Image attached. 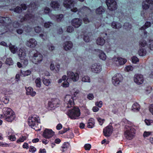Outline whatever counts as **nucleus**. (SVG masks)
Returning <instances> with one entry per match:
<instances>
[{"instance_id": "f257e3e1", "label": "nucleus", "mask_w": 153, "mask_h": 153, "mask_svg": "<svg viewBox=\"0 0 153 153\" xmlns=\"http://www.w3.org/2000/svg\"><path fill=\"white\" fill-rule=\"evenodd\" d=\"M64 107L66 108L73 107L67 112L68 116L72 119H77L80 116V110L78 107L74 106L73 97L70 95H66L65 98Z\"/></svg>"}, {"instance_id": "f03ea898", "label": "nucleus", "mask_w": 153, "mask_h": 153, "mask_svg": "<svg viewBox=\"0 0 153 153\" xmlns=\"http://www.w3.org/2000/svg\"><path fill=\"white\" fill-rule=\"evenodd\" d=\"M28 123L29 126L36 131H39L41 130V126L38 124L40 123V119L37 115L34 114L29 117Z\"/></svg>"}, {"instance_id": "7ed1b4c3", "label": "nucleus", "mask_w": 153, "mask_h": 153, "mask_svg": "<svg viewBox=\"0 0 153 153\" xmlns=\"http://www.w3.org/2000/svg\"><path fill=\"white\" fill-rule=\"evenodd\" d=\"M2 111L5 120L8 122H11L14 120L15 117V114L13 111L10 108L4 107L3 108Z\"/></svg>"}, {"instance_id": "20e7f679", "label": "nucleus", "mask_w": 153, "mask_h": 153, "mask_svg": "<svg viewBox=\"0 0 153 153\" xmlns=\"http://www.w3.org/2000/svg\"><path fill=\"white\" fill-rule=\"evenodd\" d=\"M29 55L33 62L35 64L40 63L42 61V55L37 51L34 50L31 51L30 52Z\"/></svg>"}, {"instance_id": "39448f33", "label": "nucleus", "mask_w": 153, "mask_h": 153, "mask_svg": "<svg viewBox=\"0 0 153 153\" xmlns=\"http://www.w3.org/2000/svg\"><path fill=\"white\" fill-rule=\"evenodd\" d=\"M126 130L124 133L125 137L129 140L132 139L134 136L135 129L131 126H126Z\"/></svg>"}, {"instance_id": "423d86ee", "label": "nucleus", "mask_w": 153, "mask_h": 153, "mask_svg": "<svg viewBox=\"0 0 153 153\" xmlns=\"http://www.w3.org/2000/svg\"><path fill=\"white\" fill-rule=\"evenodd\" d=\"M112 60L113 64L117 66L124 65L127 61L126 59L119 57H114L112 59Z\"/></svg>"}, {"instance_id": "0eeeda50", "label": "nucleus", "mask_w": 153, "mask_h": 153, "mask_svg": "<svg viewBox=\"0 0 153 153\" xmlns=\"http://www.w3.org/2000/svg\"><path fill=\"white\" fill-rule=\"evenodd\" d=\"M71 11L74 12H76L78 11L79 14L80 13L82 14L86 13L91 11V10L89 8L85 6H83L78 10L77 8L73 7V9H71Z\"/></svg>"}, {"instance_id": "6e6552de", "label": "nucleus", "mask_w": 153, "mask_h": 153, "mask_svg": "<svg viewBox=\"0 0 153 153\" xmlns=\"http://www.w3.org/2000/svg\"><path fill=\"white\" fill-rule=\"evenodd\" d=\"M90 68L91 71L96 73L100 72L102 69L101 65L98 63H95L92 64Z\"/></svg>"}, {"instance_id": "1a4fd4ad", "label": "nucleus", "mask_w": 153, "mask_h": 153, "mask_svg": "<svg viewBox=\"0 0 153 153\" xmlns=\"http://www.w3.org/2000/svg\"><path fill=\"white\" fill-rule=\"evenodd\" d=\"M67 74L69 80L71 79L73 82L77 81L79 78V76L78 74L74 73L71 71H67Z\"/></svg>"}, {"instance_id": "9d476101", "label": "nucleus", "mask_w": 153, "mask_h": 153, "mask_svg": "<svg viewBox=\"0 0 153 153\" xmlns=\"http://www.w3.org/2000/svg\"><path fill=\"white\" fill-rule=\"evenodd\" d=\"M122 76L120 74H117L112 78V82L115 86H117L122 79Z\"/></svg>"}, {"instance_id": "9b49d317", "label": "nucleus", "mask_w": 153, "mask_h": 153, "mask_svg": "<svg viewBox=\"0 0 153 153\" xmlns=\"http://www.w3.org/2000/svg\"><path fill=\"white\" fill-rule=\"evenodd\" d=\"M54 134V132L51 129L46 128L44 130L42 136L46 139H49L53 137Z\"/></svg>"}, {"instance_id": "f8f14e48", "label": "nucleus", "mask_w": 153, "mask_h": 153, "mask_svg": "<svg viewBox=\"0 0 153 153\" xmlns=\"http://www.w3.org/2000/svg\"><path fill=\"white\" fill-rule=\"evenodd\" d=\"M134 82L138 85L142 84L144 81V78L142 75L140 74H135L134 77Z\"/></svg>"}, {"instance_id": "ddd939ff", "label": "nucleus", "mask_w": 153, "mask_h": 153, "mask_svg": "<svg viewBox=\"0 0 153 153\" xmlns=\"http://www.w3.org/2000/svg\"><path fill=\"white\" fill-rule=\"evenodd\" d=\"M25 44L28 47L30 48H34L36 45L37 42L35 39L31 38L26 41Z\"/></svg>"}, {"instance_id": "4468645a", "label": "nucleus", "mask_w": 153, "mask_h": 153, "mask_svg": "<svg viewBox=\"0 0 153 153\" xmlns=\"http://www.w3.org/2000/svg\"><path fill=\"white\" fill-rule=\"evenodd\" d=\"M113 128L111 126H108L105 128L103 131L104 135L105 137H109L112 132Z\"/></svg>"}, {"instance_id": "2eb2a0df", "label": "nucleus", "mask_w": 153, "mask_h": 153, "mask_svg": "<svg viewBox=\"0 0 153 153\" xmlns=\"http://www.w3.org/2000/svg\"><path fill=\"white\" fill-rule=\"evenodd\" d=\"M63 4L66 8L71 9L74 6V1L72 0H64Z\"/></svg>"}, {"instance_id": "dca6fc26", "label": "nucleus", "mask_w": 153, "mask_h": 153, "mask_svg": "<svg viewBox=\"0 0 153 153\" xmlns=\"http://www.w3.org/2000/svg\"><path fill=\"white\" fill-rule=\"evenodd\" d=\"M82 23V20L79 18H75L71 21L72 25L75 28L80 27Z\"/></svg>"}, {"instance_id": "f3484780", "label": "nucleus", "mask_w": 153, "mask_h": 153, "mask_svg": "<svg viewBox=\"0 0 153 153\" xmlns=\"http://www.w3.org/2000/svg\"><path fill=\"white\" fill-rule=\"evenodd\" d=\"M59 100L57 99H53L51 101H49L48 103V106L51 109H54L55 108L57 107Z\"/></svg>"}, {"instance_id": "a211bd4d", "label": "nucleus", "mask_w": 153, "mask_h": 153, "mask_svg": "<svg viewBox=\"0 0 153 153\" xmlns=\"http://www.w3.org/2000/svg\"><path fill=\"white\" fill-rule=\"evenodd\" d=\"M34 16L32 14L29 13L26 14L25 17H23L20 19V22H22L27 20H29L33 22Z\"/></svg>"}, {"instance_id": "6ab92c4d", "label": "nucleus", "mask_w": 153, "mask_h": 153, "mask_svg": "<svg viewBox=\"0 0 153 153\" xmlns=\"http://www.w3.org/2000/svg\"><path fill=\"white\" fill-rule=\"evenodd\" d=\"M4 25L7 27L9 30H11V29L10 28V26L12 24L11 19L8 17H4Z\"/></svg>"}, {"instance_id": "aec40b11", "label": "nucleus", "mask_w": 153, "mask_h": 153, "mask_svg": "<svg viewBox=\"0 0 153 153\" xmlns=\"http://www.w3.org/2000/svg\"><path fill=\"white\" fill-rule=\"evenodd\" d=\"M63 46L64 50L66 51H68L72 48L73 44L71 42H66L64 43Z\"/></svg>"}, {"instance_id": "412c9836", "label": "nucleus", "mask_w": 153, "mask_h": 153, "mask_svg": "<svg viewBox=\"0 0 153 153\" xmlns=\"http://www.w3.org/2000/svg\"><path fill=\"white\" fill-rule=\"evenodd\" d=\"M18 55L20 59L26 58V53L25 49L20 48L19 50Z\"/></svg>"}, {"instance_id": "4be33fe9", "label": "nucleus", "mask_w": 153, "mask_h": 153, "mask_svg": "<svg viewBox=\"0 0 153 153\" xmlns=\"http://www.w3.org/2000/svg\"><path fill=\"white\" fill-rule=\"evenodd\" d=\"M26 93L27 95H30L32 97L34 96L36 94V92L35 91H33V89L31 87H28L27 88H26Z\"/></svg>"}, {"instance_id": "5701e85b", "label": "nucleus", "mask_w": 153, "mask_h": 153, "mask_svg": "<svg viewBox=\"0 0 153 153\" xmlns=\"http://www.w3.org/2000/svg\"><path fill=\"white\" fill-rule=\"evenodd\" d=\"M107 6L109 10L111 11L114 10L117 8V5L116 1L111 4H110V6Z\"/></svg>"}, {"instance_id": "b1692460", "label": "nucleus", "mask_w": 153, "mask_h": 153, "mask_svg": "<svg viewBox=\"0 0 153 153\" xmlns=\"http://www.w3.org/2000/svg\"><path fill=\"white\" fill-rule=\"evenodd\" d=\"M50 5L55 10H58L60 6L58 2L56 1H52Z\"/></svg>"}, {"instance_id": "393cba45", "label": "nucleus", "mask_w": 153, "mask_h": 153, "mask_svg": "<svg viewBox=\"0 0 153 153\" xmlns=\"http://www.w3.org/2000/svg\"><path fill=\"white\" fill-rule=\"evenodd\" d=\"M111 26L113 28L119 29L121 28L122 25L119 22H113L111 23Z\"/></svg>"}, {"instance_id": "a878e982", "label": "nucleus", "mask_w": 153, "mask_h": 153, "mask_svg": "<svg viewBox=\"0 0 153 153\" xmlns=\"http://www.w3.org/2000/svg\"><path fill=\"white\" fill-rule=\"evenodd\" d=\"M105 41L104 39L102 37H99L96 40L97 45L100 46H102L105 43Z\"/></svg>"}, {"instance_id": "bb28decb", "label": "nucleus", "mask_w": 153, "mask_h": 153, "mask_svg": "<svg viewBox=\"0 0 153 153\" xmlns=\"http://www.w3.org/2000/svg\"><path fill=\"white\" fill-rule=\"evenodd\" d=\"M132 110L134 111H138L140 108L139 105L137 103H134L132 105Z\"/></svg>"}, {"instance_id": "cd10ccee", "label": "nucleus", "mask_w": 153, "mask_h": 153, "mask_svg": "<svg viewBox=\"0 0 153 153\" xmlns=\"http://www.w3.org/2000/svg\"><path fill=\"white\" fill-rule=\"evenodd\" d=\"M105 12L104 8L102 6H100L96 10V13L97 14L99 15Z\"/></svg>"}, {"instance_id": "c85d7f7f", "label": "nucleus", "mask_w": 153, "mask_h": 153, "mask_svg": "<svg viewBox=\"0 0 153 153\" xmlns=\"http://www.w3.org/2000/svg\"><path fill=\"white\" fill-rule=\"evenodd\" d=\"M9 30L7 27L4 25H0V35L2 34Z\"/></svg>"}, {"instance_id": "c756f323", "label": "nucleus", "mask_w": 153, "mask_h": 153, "mask_svg": "<svg viewBox=\"0 0 153 153\" xmlns=\"http://www.w3.org/2000/svg\"><path fill=\"white\" fill-rule=\"evenodd\" d=\"M39 4L38 3H35L34 2H32L30 3L29 6V10H32L33 9H35L37 8Z\"/></svg>"}, {"instance_id": "7c9ffc66", "label": "nucleus", "mask_w": 153, "mask_h": 153, "mask_svg": "<svg viewBox=\"0 0 153 153\" xmlns=\"http://www.w3.org/2000/svg\"><path fill=\"white\" fill-rule=\"evenodd\" d=\"M94 119L92 118H91L89 119L87 126L88 128H92L94 126Z\"/></svg>"}, {"instance_id": "2f4dec72", "label": "nucleus", "mask_w": 153, "mask_h": 153, "mask_svg": "<svg viewBox=\"0 0 153 153\" xmlns=\"http://www.w3.org/2000/svg\"><path fill=\"white\" fill-rule=\"evenodd\" d=\"M9 47L11 52L13 53H16L18 50L16 47L14 45H12L11 43H10L9 44Z\"/></svg>"}, {"instance_id": "473e14b6", "label": "nucleus", "mask_w": 153, "mask_h": 153, "mask_svg": "<svg viewBox=\"0 0 153 153\" xmlns=\"http://www.w3.org/2000/svg\"><path fill=\"white\" fill-rule=\"evenodd\" d=\"M70 145L68 142H65L62 145V151L64 152L67 149L70 147Z\"/></svg>"}, {"instance_id": "72a5a7b5", "label": "nucleus", "mask_w": 153, "mask_h": 153, "mask_svg": "<svg viewBox=\"0 0 153 153\" xmlns=\"http://www.w3.org/2000/svg\"><path fill=\"white\" fill-rule=\"evenodd\" d=\"M5 64L9 65H13L14 64V62L12 59L10 57L7 58L5 61Z\"/></svg>"}, {"instance_id": "f704fd0d", "label": "nucleus", "mask_w": 153, "mask_h": 153, "mask_svg": "<svg viewBox=\"0 0 153 153\" xmlns=\"http://www.w3.org/2000/svg\"><path fill=\"white\" fill-rule=\"evenodd\" d=\"M138 53L140 56H143L146 55V52L145 49L140 48L139 50Z\"/></svg>"}, {"instance_id": "c9c22d12", "label": "nucleus", "mask_w": 153, "mask_h": 153, "mask_svg": "<svg viewBox=\"0 0 153 153\" xmlns=\"http://www.w3.org/2000/svg\"><path fill=\"white\" fill-rule=\"evenodd\" d=\"M99 58L101 59L104 60H105L106 56L105 54L102 51H101L99 55Z\"/></svg>"}, {"instance_id": "e433bc0d", "label": "nucleus", "mask_w": 153, "mask_h": 153, "mask_svg": "<svg viewBox=\"0 0 153 153\" xmlns=\"http://www.w3.org/2000/svg\"><path fill=\"white\" fill-rule=\"evenodd\" d=\"M3 91L5 95H8L12 94L13 92L12 90L9 89L4 88L3 89Z\"/></svg>"}, {"instance_id": "4c0bfd02", "label": "nucleus", "mask_w": 153, "mask_h": 153, "mask_svg": "<svg viewBox=\"0 0 153 153\" xmlns=\"http://www.w3.org/2000/svg\"><path fill=\"white\" fill-rule=\"evenodd\" d=\"M10 10H13L14 12L17 13H21L22 11V10L21 7L18 6L16 8L14 9H10Z\"/></svg>"}, {"instance_id": "58836bf2", "label": "nucleus", "mask_w": 153, "mask_h": 153, "mask_svg": "<svg viewBox=\"0 0 153 153\" xmlns=\"http://www.w3.org/2000/svg\"><path fill=\"white\" fill-rule=\"evenodd\" d=\"M151 23L149 22H146L145 25L140 28V30H144L146 28L150 27Z\"/></svg>"}, {"instance_id": "ea45409f", "label": "nucleus", "mask_w": 153, "mask_h": 153, "mask_svg": "<svg viewBox=\"0 0 153 153\" xmlns=\"http://www.w3.org/2000/svg\"><path fill=\"white\" fill-rule=\"evenodd\" d=\"M72 94L74 97H76L77 95L79 93V90L75 88L73 89L72 91Z\"/></svg>"}, {"instance_id": "a19ab883", "label": "nucleus", "mask_w": 153, "mask_h": 153, "mask_svg": "<svg viewBox=\"0 0 153 153\" xmlns=\"http://www.w3.org/2000/svg\"><path fill=\"white\" fill-rule=\"evenodd\" d=\"M31 71L29 70L26 71H21V74L23 76H27L30 75L31 74Z\"/></svg>"}, {"instance_id": "79ce46f5", "label": "nucleus", "mask_w": 153, "mask_h": 153, "mask_svg": "<svg viewBox=\"0 0 153 153\" xmlns=\"http://www.w3.org/2000/svg\"><path fill=\"white\" fill-rule=\"evenodd\" d=\"M139 44L140 46L142 47H144L147 45L146 41L143 39L140 40L139 42Z\"/></svg>"}, {"instance_id": "37998d69", "label": "nucleus", "mask_w": 153, "mask_h": 153, "mask_svg": "<svg viewBox=\"0 0 153 153\" xmlns=\"http://www.w3.org/2000/svg\"><path fill=\"white\" fill-rule=\"evenodd\" d=\"M123 27L126 29L129 30L131 28L132 25L128 22H126L124 24Z\"/></svg>"}, {"instance_id": "c03bdc74", "label": "nucleus", "mask_w": 153, "mask_h": 153, "mask_svg": "<svg viewBox=\"0 0 153 153\" xmlns=\"http://www.w3.org/2000/svg\"><path fill=\"white\" fill-rule=\"evenodd\" d=\"M142 6L143 9L146 10L149 8L150 5L149 4L146 3V1H143L142 3Z\"/></svg>"}, {"instance_id": "a18cd8bd", "label": "nucleus", "mask_w": 153, "mask_h": 153, "mask_svg": "<svg viewBox=\"0 0 153 153\" xmlns=\"http://www.w3.org/2000/svg\"><path fill=\"white\" fill-rule=\"evenodd\" d=\"M82 81L84 82H90V79L89 76H85L82 78Z\"/></svg>"}, {"instance_id": "49530a36", "label": "nucleus", "mask_w": 153, "mask_h": 153, "mask_svg": "<svg viewBox=\"0 0 153 153\" xmlns=\"http://www.w3.org/2000/svg\"><path fill=\"white\" fill-rule=\"evenodd\" d=\"M36 87L40 88L41 86V79L39 78H37L35 80Z\"/></svg>"}, {"instance_id": "de8ad7c7", "label": "nucleus", "mask_w": 153, "mask_h": 153, "mask_svg": "<svg viewBox=\"0 0 153 153\" xmlns=\"http://www.w3.org/2000/svg\"><path fill=\"white\" fill-rule=\"evenodd\" d=\"M64 16L62 14L56 15V20L57 22H60L63 18Z\"/></svg>"}, {"instance_id": "09e8293b", "label": "nucleus", "mask_w": 153, "mask_h": 153, "mask_svg": "<svg viewBox=\"0 0 153 153\" xmlns=\"http://www.w3.org/2000/svg\"><path fill=\"white\" fill-rule=\"evenodd\" d=\"M21 60L24 66H26L28 64V61L26 58L23 59H21Z\"/></svg>"}, {"instance_id": "8fccbe9b", "label": "nucleus", "mask_w": 153, "mask_h": 153, "mask_svg": "<svg viewBox=\"0 0 153 153\" xmlns=\"http://www.w3.org/2000/svg\"><path fill=\"white\" fill-rule=\"evenodd\" d=\"M53 25V24L52 22H48L45 23L44 26L46 28H49L52 26Z\"/></svg>"}, {"instance_id": "3c124183", "label": "nucleus", "mask_w": 153, "mask_h": 153, "mask_svg": "<svg viewBox=\"0 0 153 153\" xmlns=\"http://www.w3.org/2000/svg\"><path fill=\"white\" fill-rule=\"evenodd\" d=\"M43 83L46 85L49 86L51 83V82L49 79H44L43 80Z\"/></svg>"}, {"instance_id": "603ef678", "label": "nucleus", "mask_w": 153, "mask_h": 153, "mask_svg": "<svg viewBox=\"0 0 153 153\" xmlns=\"http://www.w3.org/2000/svg\"><path fill=\"white\" fill-rule=\"evenodd\" d=\"M26 139V137L25 136H22V137H20L18 139L17 141V142L18 143L20 142H22L25 140Z\"/></svg>"}, {"instance_id": "864d4df0", "label": "nucleus", "mask_w": 153, "mask_h": 153, "mask_svg": "<svg viewBox=\"0 0 153 153\" xmlns=\"http://www.w3.org/2000/svg\"><path fill=\"white\" fill-rule=\"evenodd\" d=\"M44 12L45 14H48L49 15L51 13V10L48 7H46L44 9Z\"/></svg>"}, {"instance_id": "5fc2aeb1", "label": "nucleus", "mask_w": 153, "mask_h": 153, "mask_svg": "<svg viewBox=\"0 0 153 153\" xmlns=\"http://www.w3.org/2000/svg\"><path fill=\"white\" fill-rule=\"evenodd\" d=\"M133 67L132 66L130 65L126 66L125 69V70L127 71H132L133 70Z\"/></svg>"}, {"instance_id": "6e6d98bb", "label": "nucleus", "mask_w": 153, "mask_h": 153, "mask_svg": "<svg viewBox=\"0 0 153 153\" xmlns=\"http://www.w3.org/2000/svg\"><path fill=\"white\" fill-rule=\"evenodd\" d=\"M97 121L99 122L100 124V125H102L105 120L104 119H102L98 117L97 118Z\"/></svg>"}, {"instance_id": "4d7b16f0", "label": "nucleus", "mask_w": 153, "mask_h": 153, "mask_svg": "<svg viewBox=\"0 0 153 153\" xmlns=\"http://www.w3.org/2000/svg\"><path fill=\"white\" fill-rule=\"evenodd\" d=\"M13 25L15 28H18L20 26V24L18 22L15 21L13 23Z\"/></svg>"}, {"instance_id": "13d9d810", "label": "nucleus", "mask_w": 153, "mask_h": 153, "mask_svg": "<svg viewBox=\"0 0 153 153\" xmlns=\"http://www.w3.org/2000/svg\"><path fill=\"white\" fill-rule=\"evenodd\" d=\"M149 45L150 49L153 50V40H149Z\"/></svg>"}, {"instance_id": "bf43d9fd", "label": "nucleus", "mask_w": 153, "mask_h": 153, "mask_svg": "<svg viewBox=\"0 0 153 153\" xmlns=\"http://www.w3.org/2000/svg\"><path fill=\"white\" fill-rule=\"evenodd\" d=\"M83 39L86 42H88L90 40L89 37L87 35H84Z\"/></svg>"}, {"instance_id": "052dcab7", "label": "nucleus", "mask_w": 153, "mask_h": 153, "mask_svg": "<svg viewBox=\"0 0 153 153\" xmlns=\"http://www.w3.org/2000/svg\"><path fill=\"white\" fill-rule=\"evenodd\" d=\"M69 83L68 81H67L63 82L62 86L64 88H66L69 86Z\"/></svg>"}, {"instance_id": "680f3d73", "label": "nucleus", "mask_w": 153, "mask_h": 153, "mask_svg": "<svg viewBox=\"0 0 153 153\" xmlns=\"http://www.w3.org/2000/svg\"><path fill=\"white\" fill-rule=\"evenodd\" d=\"M132 62L134 63H136L139 61V59L136 56H133L132 58Z\"/></svg>"}, {"instance_id": "e2e57ef3", "label": "nucleus", "mask_w": 153, "mask_h": 153, "mask_svg": "<svg viewBox=\"0 0 153 153\" xmlns=\"http://www.w3.org/2000/svg\"><path fill=\"white\" fill-rule=\"evenodd\" d=\"M48 48L50 51H53L55 49V47L52 44H49L48 46Z\"/></svg>"}, {"instance_id": "0e129e2a", "label": "nucleus", "mask_w": 153, "mask_h": 153, "mask_svg": "<svg viewBox=\"0 0 153 153\" xmlns=\"http://www.w3.org/2000/svg\"><path fill=\"white\" fill-rule=\"evenodd\" d=\"M36 150V148L33 146H31L29 148V151L32 153L34 152Z\"/></svg>"}, {"instance_id": "69168bd1", "label": "nucleus", "mask_w": 153, "mask_h": 153, "mask_svg": "<svg viewBox=\"0 0 153 153\" xmlns=\"http://www.w3.org/2000/svg\"><path fill=\"white\" fill-rule=\"evenodd\" d=\"M74 30V28L72 26H69L68 27L67 31L69 33L72 32Z\"/></svg>"}, {"instance_id": "338daca9", "label": "nucleus", "mask_w": 153, "mask_h": 153, "mask_svg": "<svg viewBox=\"0 0 153 153\" xmlns=\"http://www.w3.org/2000/svg\"><path fill=\"white\" fill-rule=\"evenodd\" d=\"M3 102L5 104L8 103L9 101V100L8 98L6 97H4L2 99Z\"/></svg>"}, {"instance_id": "774afa93", "label": "nucleus", "mask_w": 153, "mask_h": 153, "mask_svg": "<svg viewBox=\"0 0 153 153\" xmlns=\"http://www.w3.org/2000/svg\"><path fill=\"white\" fill-rule=\"evenodd\" d=\"M24 29L26 32L28 33L31 31V28L28 26L27 27H25L24 28Z\"/></svg>"}]
</instances>
